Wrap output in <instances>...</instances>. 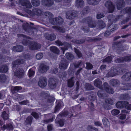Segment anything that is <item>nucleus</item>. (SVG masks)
I'll return each instance as SVG.
<instances>
[{"instance_id":"63","label":"nucleus","mask_w":131,"mask_h":131,"mask_svg":"<svg viewBox=\"0 0 131 131\" xmlns=\"http://www.w3.org/2000/svg\"><path fill=\"white\" fill-rule=\"evenodd\" d=\"M5 60L4 59V58H3L1 54H0V61H2L3 62H6V60H9L10 59V58L8 57H5Z\"/></svg>"},{"instance_id":"12","label":"nucleus","mask_w":131,"mask_h":131,"mask_svg":"<svg viewBox=\"0 0 131 131\" xmlns=\"http://www.w3.org/2000/svg\"><path fill=\"white\" fill-rule=\"evenodd\" d=\"M49 85L51 89H53L56 87L57 83L56 79L50 78L49 79Z\"/></svg>"},{"instance_id":"11","label":"nucleus","mask_w":131,"mask_h":131,"mask_svg":"<svg viewBox=\"0 0 131 131\" xmlns=\"http://www.w3.org/2000/svg\"><path fill=\"white\" fill-rule=\"evenodd\" d=\"M49 67L43 63L40 64L39 67V71L41 73H45L49 69Z\"/></svg>"},{"instance_id":"31","label":"nucleus","mask_w":131,"mask_h":131,"mask_svg":"<svg viewBox=\"0 0 131 131\" xmlns=\"http://www.w3.org/2000/svg\"><path fill=\"white\" fill-rule=\"evenodd\" d=\"M97 24V27L98 28H100L101 29L103 28L106 26L105 23L101 20H100L98 21Z\"/></svg>"},{"instance_id":"32","label":"nucleus","mask_w":131,"mask_h":131,"mask_svg":"<svg viewBox=\"0 0 131 131\" xmlns=\"http://www.w3.org/2000/svg\"><path fill=\"white\" fill-rule=\"evenodd\" d=\"M74 77H72L68 81V86L69 87L71 88L73 87L74 84Z\"/></svg>"},{"instance_id":"10","label":"nucleus","mask_w":131,"mask_h":131,"mask_svg":"<svg viewBox=\"0 0 131 131\" xmlns=\"http://www.w3.org/2000/svg\"><path fill=\"white\" fill-rule=\"evenodd\" d=\"M14 74L15 76L19 78H22L25 74L24 70L22 69H18L14 72Z\"/></svg>"},{"instance_id":"42","label":"nucleus","mask_w":131,"mask_h":131,"mask_svg":"<svg viewBox=\"0 0 131 131\" xmlns=\"http://www.w3.org/2000/svg\"><path fill=\"white\" fill-rule=\"evenodd\" d=\"M70 45L69 43H66L65 44V47H61V48L63 51V54L64 53L65 50H68V47H70Z\"/></svg>"},{"instance_id":"43","label":"nucleus","mask_w":131,"mask_h":131,"mask_svg":"<svg viewBox=\"0 0 131 131\" xmlns=\"http://www.w3.org/2000/svg\"><path fill=\"white\" fill-rule=\"evenodd\" d=\"M103 124L105 126H108L110 125V123L108 119L106 117H104L103 119Z\"/></svg>"},{"instance_id":"17","label":"nucleus","mask_w":131,"mask_h":131,"mask_svg":"<svg viewBox=\"0 0 131 131\" xmlns=\"http://www.w3.org/2000/svg\"><path fill=\"white\" fill-rule=\"evenodd\" d=\"M41 3L43 5L48 7L51 6L54 3L53 0H42Z\"/></svg>"},{"instance_id":"25","label":"nucleus","mask_w":131,"mask_h":131,"mask_svg":"<svg viewBox=\"0 0 131 131\" xmlns=\"http://www.w3.org/2000/svg\"><path fill=\"white\" fill-rule=\"evenodd\" d=\"M45 36L47 39L50 40H53L56 38V35L54 34H49L46 33L45 34Z\"/></svg>"},{"instance_id":"2","label":"nucleus","mask_w":131,"mask_h":131,"mask_svg":"<svg viewBox=\"0 0 131 131\" xmlns=\"http://www.w3.org/2000/svg\"><path fill=\"white\" fill-rule=\"evenodd\" d=\"M82 22H87L89 27L90 28H94L97 26L96 22L93 21L91 17H87L83 19Z\"/></svg>"},{"instance_id":"22","label":"nucleus","mask_w":131,"mask_h":131,"mask_svg":"<svg viewBox=\"0 0 131 131\" xmlns=\"http://www.w3.org/2000/svg\"><path fill=\"white\" fill-rule=\"evenodd\" d=\"M57 105L55 107L54 113H56L59 111V109L63 106L62 102L60 101H57Z\"/></svg>"},{"instance_id":"55","label":"nucleus","mask_w":131,"mask_h":131,"mask_svg":"<svg viewBox=\"0 0 131 131\" xmlns=\"http://www.w3.org/2000/svg\"><path fill=\"white\" fill-rule=\"evenodd\" d=\"M35 72L32 69H30L28 72V75L29 77L33 76L34 75Z\"/></svg>"},{"instance_id":"16","label":"nucleus","mask_w":131,"mask_h":131,"mask_svg":"<svg viewBox=\"0 0 131 131\" xmlns=\"http://www.w3.org/2000/svg\"><path fill=\"white\" fill-rule=\"evenodd\" d=\"M94 85L102 89H103V85H102V82L99 78L96 79L94 81Z\"/></svg>"},{"instance_id":"36","label":"nucleus","mask_w":131,"mask_h":131,"mask_svg":"<svg viewBox=\"0 0 131 131\" xmlns=\"http://www.w3.org/2000/svg\"><path fill=\"white\" fill-rule=\"evenodd\" d=\"M89 4L93 5H97L101 0H87Z\"/></svg>"},{"instance_id":"37","label":"nucleus","mask_w":131,"mask_h":131,"mask_svg":"<svg viewBox=\"0 0 131 131\" xmlns=\"http://www.w3.org/2000/svg\"><path fill=\"white\" fill-rule=\"evenodd\" d=\"M33 119V118L31 116H29L27 118L25 122V124H30L31 125L32 123V121Z\"/></svg>"},{"instance_id":"41","label":"nucleus","mask_w":131,"mask_h":131,"mask_svg":"<svg viewBox=\"0 0 131 131\" xmlns=\"http://www.w3.org/2000/svg\"><path fill=\"white\" fill-rule=\"evenodd\" d=\"M31 3L33 6H39L40 2L39 0H32Z\"/></svg>"},{"instance_id":"50","label":"nucleus","mask_w":131,"mask_h":131,"mask_svg":"<svg viewBox=\"0 0 131 131\" xmlns=\"http://www.w3.org/2000/svg\"><path fill=\"white\" fill-rule=\"evenodd\" d=\"M124 107L127 110H131V104H129L128 102L125 101Z\"/></svg>"},{"instance_id":"49","label":"nucleus","mask_w":131,"mask_h":131,"mask_svg":"<svg viewBox=\"0 0 131 131\" xmlns=\"http://www.w3.org/2000/svg\"><path fill=\"white\" fill-rule=\"evenodd\" d=\"M56 18H58V19H59V20H56L57 25H61L63 22V20L62 18L60 17Z\"/></svg>"},{"instance_id":"30","label":"nucleus","mask_w":131,"mask_h":131,"mask_svg":"<svg viewBox=\"0 0 131 131\" xmlns=\"http://www.w3.org/2000/svg\"><path fill=\"white\" fill-rule=\"evenodd\" d=\"M125 101L118 102L116 104V107L118 108H123L124 107Z\"/></svg>"},{"instance_id":"44","label":"nucleus","mask_w":131,"mask_h":131,"mask_svg":"<svg viewBox=\"0 0 131 131\" xmlns=\"http://www.w3.org/2000/svg\"><path fill=\"white\" fill-rule=\"evenodd\" d=\"M21 89V87L20 86H16L12 88L11 89L13 93L16 92L18 91Z\"/></svg>"},{"instance_id":"20","label":"nucleus","mask_w":131,"mask_h":131,"mask_svg":"<svg viewBox=\"0 0 131 131\" xmlns=\"http://www.w3.org/2000/svg\"><path fill=\"white\" fill-rule=\"evenodd\" d=\"M125 3L123 0H118L116 3L117 9H120L122 7L125 6Z\"/></svg>"},{"instance_id":"38","label":"nucleus","mask_w":131,"mask_h":131,"mask_svg":"<svg viewBox=\"0 0 131 131\" xmlns=\"http://www.w3.org/2000/svg\"><path fill=\"white\" fill-rule=\"evenodd\" d=\"M8 70V67L6 65L3 66L0 68V72L3 73H6Z\"/></svg>"},{"instance_id":"5","label":"nucleus","mask_w":131,"mask_h":131,"mask_svg":"<svg viewBox=\"0 0 131 131\" xmlns=\"http://www.w3.org/2000/svg\"><path fill=\"white\" fill-rule=\"evenodd\" d=\"M118 75V72L116 68L112 67L107 74V75L108 77H113Z\"/></svg>"},{"instance_id":"46","label":"nucleus","mask_w":131,"mask_h":131,"mask_svg":"<svg viewBox=\"0 0 131 131\" xmlns=\"http://www.w3.org/2000/svg\"><path fill=\"white\" fill-rule=\"evenodd\" d=\"M123 12L124 13H131V7L125 8L121 11V13Z\"/></svg>"},{"instance_id":"1","label":"nucleus","mask_w":131,"mask_h":131,"mask_svg":"<svg viewBox=\"0 0 131 131\" xmlns=\"http://www.w3.org/2000/svg\"><path fill=\"white\" fill-rule=\"evenodd\" d=\"M116 63L129 62L131 61V55H128L123 57L116 59L115 60Z\"/></svg>"},{"instance_id":"40","label":"nucleus","mask_w":131,"mask_h":131,"mask_svg":"<svg viewBox=\"0 0 131 131\" xmlns=\"http://www.w3.org/2000/svg\"><path fill=\"white\" fill-rule=\"evenodd\" d=\"M31 115L36 119H38L39 118L41 115V114L40 113H37L35 112H32L31 114Z\"/></svg>"},{"instance_id":"52","label":"nucleus","mask_w":131,"mask_h":131,"mask_svg":"<svg viewBox=\"0 0 131 131\" xmlns=\"http://www.w3.org/2000/svg\"><path fill=\"white\" fill-rule=\"evenodd\" d=\"M74 51L79 58H80L82 56V54L81 52L77 49L74 48Z\"/></svg>"},{"instance_id":"58","label":"nucleus","mask_w":131,"mask_h":131,"mask_svg":"<svg viewBox=\"0 0 131 131\" xmlns=\"http://www.w3.org/2000/svg\"><path fill=\"white\" fill-rule=\"evenodd\" d=\"M6 76L4 74L0 75V81L4 82L6 80Z\"/></svg>"},{"instance_id":"33","label":"nucleus","mask_w":131,"mask_h":131,"mask_svg":"<svg viewBox=\"0 0 131 131\" xmlns=\"http://www.w3.org/2000/svg\"><path fill=\"white\" fill-rule=\"evenodd\" d=\"M102 90L98 91L97 92V95L99 97L103 98L105 97H107V95L106 93L103 92V91Z\"/></svg>"},{"instance_id":"3","label":"nucleus","mask_w":131,"mask_h":131,"mask_svg":"<svg viewBox=\"0 0 131 131\" xmlns=\"http://www.w3.org/2000/svg\"><path fill=\"white\" fill-rule=\"evenodd\" d=\"M77 16V12L74 10L68 11L66 14V17L67 19H72Z\"/></svg>"},{"instance_id":"51","label":"nucleus","mask_w":131,"mask_h":131,"mask_svg":"<svg viewBox=\"0 0 131 131\" xmlns=\"http://www.w3.org/2000/svg\"><path fill=\"white\" fill-rule=\"evenodd\" d=\"M86 69L88 70L92 69L93 68V65L89 62H86Z\"/></svg>"},{"instance_id":"9","label":"nucleus","mask_w":131,"mask_h":131,"mask_svg":"<svg viewBox=\"0 0 131 131\" xmlns=\"http://www.w3.org/2000/svg\"><path fill=\"white\" fill-rule=\"evenodd\" d=\"M122 16L120 15H118L116 17L113 15H111L109 16L108 17V21L111 24L115 23L117 20L121 18Z\"/></svg>"},{"instance_id":"28","label":"nucleus","mask_w":131,"mask_h":131,"mask_svg":"<svg viewBox=\"0 0 131 131\" xmlns=\"http://www.w3.org/2000/svg\"><path fill=\"white\" fill-rule=\"evenodd\" d=\"M25 60L23 59H19L14 61L13 63L14 67H15L16 65H20L21 64H23L25 63Z\"/></svg>"},{"instance_id":"64","label":"nucleus","mask_w":131,"mask_h":131,"mask_svg":"<svg viewBox=\"0 0 131 131\" xmlns=\"http://www.w3.org/2000/svg\"><path fill=\"white\" fill-rule=\"evenodd\" d=\"M82 62L80 61L78 62H75L74 64V66L75 67L78 68L81 64Z\"/></svg>"},{"instance_id":"15","label":"nucleus","mask_w":131,"mask_h":131,"mask_svg":"<svg viewBox=\"0 0 131 131\" xmlns=\"http://www.w3.org/2000/svg\"><path fill=\"white\" fill-rule=\"evenodd\" d=\"M1 129L4 130L5 129L10 130H13L14 129L13 127V124L12 123H10L8 124H6L0 128Z\"/></svg>"},{"instance_id":"35","label":"nucleus","mask_w":131,"mask_h":131,"mask_svg":"<svg viewBox=\"0 0 131 131\" xmlns=\"http://www.w3.org/2000/svg\"><path fill=\"white\" fill-rule=\"evenodd\" d=\"M51 51L53 52L58 54L59 53L60 51L57 47L55 46H52L50 47Z\"/></svg>"},{"instance_id":"45","label":"nucleus","mask_w":131,"mask_h":131,"mask_svg":"<svg viewBox=\"0 0 131 131\" xmlns=\"http://www.w3.org/2000/svg\"><path fill=\"white\" fill-rule=\"evenodd\" d=\"M66 56L67 59L69 60H72L74 58L73 55L70 53H66Z\"/></svg>"},{"instance_id":"54","label":"nucleus","mask_w":131,"mask_h":131,"mask_svg":"<svg viewBox=\"0 0 131 131\" xmlns=\"http://www.w3.org/2000/svg\"><path fill=\"white\" fill-rule=\"evenodd\" d=\"M112 114L113 115H116L120 113V111L117 109H114L111 112Z\"/></svg>"},{"instance_id":"8","label":"nucleus","mask_w":131,"mask_h":131,"mask_svg":"<svg viewBox=\"0 0 131 131\" xmlns=\"http://www.w3.org/2000/svg\"><path fill=\"white\" fill-rule=\"evenodd\" d=\"M19 3L22 6H25L26 8H30L32 5L28 0H19Z\"/></svg>"},{"instance_id":"19","label":"nucleus","mask_w":131,"mask_h":131,"mask_svg":"<svg viewBox=\"0 0 131 131\" xmlns=\"http://www.w3.org/2000/svg\"><path fill=\"white\" fill-rule=\"evenodd\" d=\"M68 65V63L67 61L64 60L61 61L59 64V67L60 69H65L67 68Z\"/></svg>"},{"instance_id":"26","label":"nucleus","mask_w":131,"mask_h":131,"mask_svg":"<svg viewBox=\"0 0 131 131\" xmlns=\"http://www.w3.org/2000/svg\"><path fill=\"white\" fill-rule=\"evenodd\" d=\"M21 36L22 37L25 38L23 39V44L24 45L26 46L27 45H28L29 46V45H30V44L31 43V41L28 40V38L26 37V36L23 35H21Z\"/></svg>"},{"instance_id":"56","label":"nucleus","mask_w":131,"mask_h":131,"mask_svg":"<svg viewBox=\"0 0 131 131\" xmlns=\"http://www.w3.org/2000/svg\"><path fill=\"white\" fill-rule=\"evenodd\" d=\"M57 20H59V19L58 18H54L52 19H49V21L51 24L53 25H57L56 21Z\"/></svg>"},{"instance_id":"47","label":"nucleus","mask_w":131,"mask_h":131,"mask_svg":"<svg viewBox=\"0 0 131 131\" xmlns=\"http://www.w3.org/2000/svg\"><path fill=\"white\" fill-rule=\"evenodd\" d=\"M112 61V58L111 56H109L104 59L103 61V62L110 63Z\"/></svg>"},{"instance_id":"21","label":"nucleus","mask_w":131,"mask_h":131,"mask_svg":"<svg viewBox=\"0 0 131 131\" xmlns=\"http://www.w3.org/2000/svg\"><path fill=\"white\" fill-rule=\"evenodd\" d=\"M122 79L123 81H127L131 80V72L125 73L122 76Z\"/></svg>"},{"instance_id":"7","label":"nucleus","mask_w":131,"mask_h":131,"mask_svg":"<svg viewBox=\"0 0 131 131\" xmlns=\"http://www.w3.org/2000/svg\"><path fill=\"white\" fill-rule=\"evenodd\" d=\"M105 6L108 9L109 13H112L114 11L115 7L112 2L110 1H107L105 4Z\"/></svg>"},{"instance_id":"34","label":"nucleus","mask_w":131,"mask_h":131,"mask_svg":"<svg viewBox=\"0 0 131 131\" xmlns=\"http://www.w3.org/2000/svg\"><path fill=\"white\" fill-rule=\"evenodd\" d=\"M1 116L4 120L8 119L9 115L8 113V112L5 111H3L2 113Z\"/></svg>"},{"instance_id":"60","label":"nucleus","mask_w":131,"mask_h":131,"mask_svg":"<svg viewBox=\"0 0 131 131\" xmlns=\"http://www.w3.org/2000/svg\"><path fill=\"white\" fill-rule=\"evenodd\" d=\"M131 19V14H129V16L126 18L125 19L123 20L122 23L123 24H125L126 22H128Z\"/></svg>"},{"instance_id":"24","label":"nucleus","mask_w":131,"mask_h":131,"mask_svg":"<svg viewBox=\"0 0 131 131\" xmlns=\"http://www.w3.org/2000/svg\"><path fill=\"white\" fill-rule=\"evenodd\" d=\"M75 5L78 8H82L84 6V3L83 0H76Z\"/></svg>"},{"instance_id":"6","label":"nucleus","mask_w":131,"mask_h":131,"mask_svg":"<svg viewBox=\"0 0 131 131\" xmlns=\"http://www.w3.org/2000/svg\"><path fill=\"white\" fill-rule=\"evenodd\" d=\"M47 85V79L45 77H41L38 82V85L40 87L43 88Z\"/></svg>"},{"instance_id":"62","label":"nucleus","mask_w":131,"mask_h":131,"mask_svg":"<svg viewBox=\"0 0 131 131\" xmlns=\"http://www.w3.org/2000/svg\"><path fill=\"white\" fill-rule=\"evenodd\" d=\"M89 7H86L84 8L83 10L82 11V13L84 15L87 13L89 11Z\"/></svg>"},{"instance_id":"14","label":"nucleus","mask_w":131,"mask_h":131,"mask_svg":"<svg viewBox=\"0 0 131 131\" xmlns=\"http://www.w3.org/2000/svg\"><path fill=\"white\" fill-rule=\"evenodd\" d=\"M103 86L104 88L103 89L105 90L107 93L111 94H113L114 93L113 89L109 86L107 83H104L103 84Z\"/></svg>"},{"instance_id":"57","label":"nucleus","mask_w":131,"mask_h":131,"mask_svg":"<svg viewBox=\"0 0 131 131\" xmlns=\"http://www.w3.org/2000/svg\"><path fill=\"white\" fill-rule=\"evenodd\" d=\"M44 15L45 16L48 18H51L53 16L52 14L51 13L48 11L45 12Z\"/></svg>"},{"instance_id":"61","label":"nucleus","mask_w":131,"mask_h":131,"mask_svg":"<svg viewBox=\"0 0 131 131\" xmlns=\"http://www.w3.org/2000/svg\"><path fill=\"white\" fill-rule=\"evenodd\" d=\"M43 54L42 53H40L36 54V57L38 60H40L43 57Z\"/></svg>"},{"instance_id":"39","label":"nucleus","mask_w":131,"mask_h":131,"mask_svg":"<svg viewBox=\"0 0 131 131\" xmlns=\"http://www.w3.org/2000/svg\"><path fill=\"white\" fill-rule=\"evenodd\" d=\"M52 28L59 32H61L62 33L64 32H65L64 29L60 27H58L56 26H54L52 27Z\"/></svg>"},{"instance_id":"29","label":"nucleus","mask_w":131,"mask_h":131,"mask_svg":"<svg viewBox=\"0 0 131 131\" xmlns=\"http://www.w3.org/2000/svg\"><path fill=\"white\" fill-rule=\"evenodd\" d=\"M110 84L113 86H116L119 85L120 84V81L117 79H113L110 81Z\"/></svg>"},{"instance_id":"53","label":"nucleus","mask_w":131,"mask_h":131,"mask_svg":"<svg viewBox=\"0 0 131 131\" xmlns=\"http://www.w3.org/2000/svg\"><path fill=\"white\" fill-rule=\"evenodd\" d=\"M105 101L106 103L113 105L114 104V101L110 98H108L105 100Z\"/></svg>"},{"instance_id":"13","label":"nucleus","mask_w":131,"mask_h":131,"mask_svg":"<svg viewBox=\"0 0 131 131\" xmlns=\"http://www.w3.org/2000/svg\"><path fill=\"white\" fill-rule=\"evenodd\" d=\"M40 44L36 42L31 43L29 45V49L31 50H36L39 49L40 48Z\"/></svg>"},{"instance_id":"4","label":"nucleus","mask_w":131,"mask_h":131,"mask_svg":"<svg viewBox=\"0 0 131 131\" xmlns=\"http://www.w3.org/2000/svg\"><path fill=\"white\" fill-rule=\"evenodd\" d=\"M42 11L40 9L35 8L32 10V11L30 10H27V12L30 15L34 16V15H36L38 16H39L41 15Z\"/></svg>"},{"instance_id":"23","label":"nucleus","mask_w":131,"mask_h":131,"mask_svg":"<svg viewBox=\"0 0 131 131\" xmlns=\"http://www.w3.org/2000/svg\"><path fill=\"white\" fill-rule=\"evenodd\" d=\"M40 95L41 96H43L46 98H48V102L49 103H50L51 102V100L50 98H51V97L50 96V95L49 93L46 92H45L42 91L41 92Z\"/></svg>"},{"instance_id":"48","label":"nucleus","mask_w":131,"mask_h":131,"mask_svg":"<svg viewBox=\"0 0 131 131\" xmlns=\"http://www.w3.org/2000/svg\"><path fill=\"white\" fill-rule=\"evenodd\" d=\"M85 88L87 90H92L93 89V86L90 84L87 83L85 85Z\"/></svg>"},{"instance_id":"18","label":"nucleus","mask_w":131,"mask_h":131,"mask_svg":"<svg viewBox=\"0 0 131 131\" xmlns=\"http://www.w3.org/2000/svg\"><path fill=\"white\" fill-rule=\"evenodd\" d=\"M125 41V40L123 39L120 41L116 42L115 44L117 47L120 48L122 50H124L125 49L124 48V46H123V44Z\"/></svg>"},{"instance_id":"27","label":"nucleus","mask_w":131,"mask_h":131,"mask_svg":"<svg viewBox=\"0 0 131 131\" xmlns=\"http://www.w3.org/2000/svg\"><path fill=\"white\" fill-rule=\"evenodd\" d=\"M24 49L23 46L21 45H18L13 47L12 50L14 51L21 52L23 51Z\"/></svg>"},{"instance_id":"59","label":"nucleus","mask_w":131,"mask_h":131,"mask_svg":"<svg viewBox=\"0 0 131 131\" xmlns=\"http://www.w3.org/2000/svg\"><path fill=\"white\" fill-rule=\"evenodd\" d=\"M104 16V15L103 13L99 12L97 14L96 18L97 19H99Z\"/></svg>"}]
</instances>
